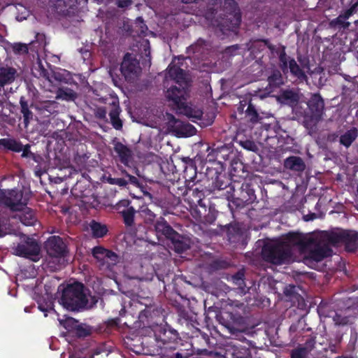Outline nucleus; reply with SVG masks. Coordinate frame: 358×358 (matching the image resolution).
<instances>
[{
  "instance_id": "f257e3e1",
  "label": "nucleus",
  "mask_w": 358,
  "mask_h": 358,
  "mask_svg": "<svg viewBox=\"0 0 358 358\" xmlns=\"http://www.w3.org/2000/svg\"><path fill=\"white\" fill-rule=\"evenodd\" d=\"M166 78H169L178 85L167 87L164 92L166 100L174 108L180 110L185 108L189 87L186 71L172 62L166 69Z\"/></svg>"
},
{
  "instance_id": "f03ea898",
  "label": "nucleus",
  "mask_w": 358,
  "mask_h": 358,
  "mask_svg": "<svg viewBox=\"0 0 358 358\" xmlns=\"http://www.w3.org/2000/svg\"><path fill=\"white\" fill-rule=\"evenodd\" d=\"M307 107L296 108V115L303 118V125L312 130L322 120L324 113V101L319 93L311 94L306 103Z\"/></svg>"
},
{
  "instance_id": "7ed1b4c3",
  "label": "nucleus",
  "mask_w": 358,
  "mask_h": 358,
  "mask_svg": "<svg viewBox=\"0 0 358 358\" xmlns=\"http://www.w3.org/2000/svg\"><path fill=\"white\" fill-rule=\"evenodd\" d=\"M61 303L64 308L71 311H80L88 305L85 287L82 282L68 284L62 290Z\"/></svg>"
},
{
  "instance_id": "20e7f679",
  "label": "nucleus",
  "mask_w": 358,
  "mask_h": 358,
  "mask_svg": "<svg viewBox=\"0 0 358 358\" xmlns=\"http://www.w3.org/2000/svg\"><path fill=\"white\" fill-rule=\"evenodd\" d=\"M224 17H221L218 26L222 30L236 31L241 22V13L234 0H224L223 4Z\"/></svg>"
},
{
  "instance_id": "39448f33",
  "label": "nucleus",
  "mask_w": 358,
  "mask_h": 358,
  "mask_svg": "<svg viewBox=\"0 0 358 358\" xmlns=\"http://www.w3.org/2000/svg\"><path fill=\"white\" fill-rule=\"evenodd\" d=\"M264 259L273 264L280 265L290 262L292 252L287 245L281 241L265 245L262 249Z\"/></svg>"
},
{
  "instance_id": "423d86ee",
  "label": "nucleus",
  "mask_w": 358,
  "mask_h": 358,
  "mask_svg": "<svg viewBox=\"0 0 358 358\" xmlns=\"http://www.w3.org/2000/svg\"><path fill=\"white\" fill-rule=\"evenodd\" d=\"M29 200V195L24 194L22 190L0 189V203H3L13 211L22 210L27 206Z\"/></svg>"
},
{
  "instance_id": "0eeeda50",
  "label": "nucleus",
  "mask_w": 358,
  "mask_h": 358,
  "mask_svg": "<svg viewBox=\"0 0 358 358\" xmlns=\"http://www.w3.org/2000/svg\"><path fill=\"white\" fill-rule=\"evenodd\" d=\"M13 254L18 257L37 262L40 259L41 246L37 241L27 236H23L20 242L13 248Z\"/></svg>"
},
{
  "instance_id": "6e6552de",
  "label": "nucleus",
  "mask_w": 358,
  "mask_h": 358,
  "mask_svg": "<svg viewBox=\"0 0 358 358\" xmlns=\"http://www.w3.org/2000/svg\"><path fill=\"white\" fill-rule=\"evenodd\" d=\"M157 346L162 350H175L180 339L178 331L170 327H157L154 331Z\"/></svg>"
},
{
  "instance_id": "1a4fd4ad",
  "label": "nucleus",
  "mask_w": 358,
  "mask_h": 358,
  "mask_svg": "<svg viewBox=\"0 0 358 358\" xmlns=\"http://www.w3.org/2000/svg\"><path fill=\"white\" fill-rule=\"evenodd\" d=\"M255 199L256 195L252 185L243 182L238 189H236V185L234 186V192L230 194L229 201L236 208H243L252 203Z\"/></svg>"
},
{
  "instance_id": "9d476101",
  "label": "nucleus",
  "mask_w": 358,
  "mask_h": 358,
  "mask_svg": "<svg viewBox=\"0 0 358 358\" xmlns=\"http://www.w3.org/2000/svg\"><path fill=\"white\" fill-rule=\"evenodd\" d=\"M302 252H307L304 256V263L308 266L315 264L323 260L325 257L331 256L332 250L327 245L316 243L313 239V243L308 249Z\"/></svg>"
},
{
  "instance_id": "9b49d317",
  "label": "nucleus",
  "mask_w": 358,
  "mask_h": 358,
  "mask_svg": "<svg viewBox=\"0 0 358 358\" xmlns=\"http://www.w3.org/2000/svg\"><path fill=\"white\" fill-rule=\"evenodd\" d=\"M47 253L52 257L65 258L69 254L67 245L63 238L58 236H52L45 243Z\"/></svg>"
},
{
  "instance_id": "f8f14e48",
  "label": "nucleus",
  "mask_w": 358,
  "mask_h": 358,
  "mask_svg": "<svg viewBox=\"0 0 358 358\" xmlns=\"http://www.w3.org/2000/svg\"><path fill=\"white\" fill-rule=\"evenodd\" d=\"M281 242L285 245H287L291 251L292 252V248L297 246L300 250L304 251L306 249L310 248L313 243V238H307L306 236L298 232H289L282 237Z\"/></svg>"
},
{
  "instance_id": "ddd939ff",
  "label": "nucleus",
  "mask_w": 358,
  "mask_h": 358,
  "mask_svg": "<svg viewBox=\"0 0 358 358\" xmlns=\"http://www.w3.org/2000/svg\"><path fill=\"white\" fill-rule=\"evenodd\" d=\"M141 70L139 62L134 58L130 53H126L121 63L120 71L126 80H129L137 76Z\"/></svg>"
},
{
  "instance_id": "4468645a",
  "label": "nucleus",
  "mask_w": 358,
  "mask_h": 358,
  "mask_svg": "<svg viewBox=\"0 0 358 358\" xmlns=\"http://www.w3.org/2000/svg\"><path fill=\"white\" fill-rule=\"evenodd\" d=\"M216 176L214 180L212 182L211 191L215 192L216 190H226L224 196L228 200L230 199V194L231 192H234V186L236 183L231 184L230 180L225 174H222L218 172H215Z\"/></svg>"
},
{
  "instance_id": "2eb2a0df",
  "label": "nucleus",
  "mask_w": 358,
  "mask_h": 358,
  "mask_svg": "<svg viewBox=\"0 0 358 358\" xmlns=\"http://www.w3.org/2000/svg\"><path fill=\"white\" fill-rule=\"evenodd\" d=\"M103 99L105 103H108L111 106L108 115L113 127L115 129H120L122 127V122L119 117L120 108L117 96H110L108 98H104Z\"/></svg>"
},
{
  "instance_id": "dca6fc26",
  "label": "nucleus",
  "mask_w": 358,
  "mask_h": 358,
  "mask_svg": "<svg viewBox=\"0 0 358 358\" xmlns=\"http://www.w3.org/2000/svg\"><path fill=\"white\" fill-rule=\"evenodd\" d=\"M169 124L174 128L173 130L178 135L189 136L194 134L196 129L189 123H183L177 120L173 115L169 116Z\"/></svg>"
},
{
  "instance_id": "f3484780",
  "label": "nucleus",
  "mask_w": 358,
  "mask_h": 358,
  "mask_svg": "<svg viewBox=\"0 0 358 358\" xmlns=\"http://www.w3.org/2000/svg\"><path fill=\"white\" fill-rule=\"evenodd\" d=\"M155 229L157 236H163L167 240H171L173 236H178V232L175 231L167 221L162 217H160L155 224Z\"/></svg>"
},
{
  "instance_id": "a211bd4d",
  "label": "nucleus",
  "mask_w": 358,
  "mask_h": 358,
  "mask_svg": "<svg viewBox=\"0 0 358 358\" xmlns=\"http://www.w3.org/2000/svg\"><path fill=\"white\" fill-rule=\"evenodd\" d=\"M114 151L117 153L120 162L125 166H129L133 158V152L130 148L120 141L114 143Z\"/></svg>"
},
{
  "instance_id": "6ab92c4d",
  "label": "nucleus",
  "mask_w": 358,
  "mask_h": 358,
  "mask_svg": "<svg viewBox=\"0 0 358 358\" xmlns=\"http://www.w3.org/2000/svg\"><path fill=\"white\" fill-rule=\"evenodd\" d=\"M38 113L43 117H49L57 112L58 103L55 101H43L34 106Z\"/></svg>"
},
{
  "instance_id": "aec40b11",
  "label": "nucleus",
  "mask_w": 358,
  "mask_h": 358,
  "mask_svg": "<svg viewBox=\"0 0 358 358\" xmlns=\"http://www.w3.org/2000/svg\"><path fill=\"white\" fill-rule=\"evenodd\" d=\"M276 99L279 103L293 107L299 103V96L293 90H283L280 91Z\"/></svg>"
},
{
  "instance_id": "412c9836",
  "label": "nucleus",
  "mask_w": 358,
  "mask_h": 358,
  "mask_svg": "<svg viewBox=\"0 0 358 358\" xmlns=\"http://www.w3.org/2000/svg\"><path fill=\"white\" fill-rule=\"evenodd\" d=\"M284 167L294 172L301 173L306 169L303 159L298 156H290L284 160Z\"/></svg>"
},
{
  "instance_id": "4be33fe9",
  "label": "nucleus",
  "mask_w": 358,
  "mask_h": 358,
  "mask_svg": "<svg viewBox=\"0 0 358 358\" xmlns=\"http://www.w3.org/2000/svg\"><path fill=\"white\" fill-rule=\"evenodd\" d=\"M343 244L348 251L353 252L357 248L358 233L352 230H343Z\"/></svg>"
},
{
  "instance_id": "5701e85b",
  "label": "nucleus",
  "mask_w": 358,
  "mask_h": 358,
  "mask_svg": "<svg viewBox=\"0 0 358 358\" xmlns=\"http://www.w3.org/2000/svg\"><path fill=\"white\" fill-rule=\"evenodd\" d=\"M303 67V66H299L294 58L289 59V71L290 74L300 82H303L308 78Z\"/></svg>"
},
{
  "instance_id": "b1692460",
  "label": "nucleus",
  "mask_w": 358,
  "mask_h": 358,
  "mask_svg": "<svg viewBox=\"0 0 358 358\" xmlns=\"http://www.w3.org/2000/svg\"><path fill=\"white\" fill-rule=\"evenodd\" d=\"M245 118H247L252 124L262 123V120H263V117L258 112L257 106L252 102V99H250V102H249V104L245 109Z\"/></svg>"
},
{
  "instance_id": "393cba45",
  "label": "nucleus",
  "mask_w": 358,
  "mask_h": 358,
  "mask_svg": "<svg viewBox=\"0 0 358 358\" xmlns=\"http://www.w3.org/2000/svg\"><path fill=\"white\" fill-rule=\"evenodd\" d=\"M224 228L230 243H237L243 236L242 229L238 224H226Z\"/></svg>"
},
{
  "instance_id": "a878e982",
  "label": "nucleus",
  "mask_w": 358,
  "mask_h": 358,
  "mask_svg": "<svg viewBox=\"0 0 358 358\" xmlns=\"http://www.w3.org/2000/svg\"><path fill=\"white\" fill-rule=\"evenodd\" d=\"M0 148L14 152H20L22 150V143L15 138H4L0 139Z\"/></svg>"
},
{
  "instance_id": "bb28decb",
  "label": "nucleus",
  "mask_w": 358,
  "mask_h": 358,
  "mask_svg": "<svg viewBox=\"0 0 358 358\" xmlns=\"http://www.w3.org/2000/svg\"><path fill=\"white\" fill-rule=\"evenodd\" d=\"M24 210L19 215V218L22 224L25 226H35L38 222L36 213L30 208H24Z\"/></svg>"
},
{
  "instance_id": "cd10ccee",
  "label": "nucleus",
  "mask_w": 358,
  "mask_h": 358,
  "mask_svg": "<svg viewBox=\"0 0 358 358\" xmlns=\"http://www.w3.org/2000/svg\"><path fill=\"white\" fill-rule=\"evenodd\" d=\"M268 84L270 88L275 89L280 87L284 84V78L281 71L278 69H273L267 78Z\"/></svg>"
},
{
  "instance_id": "c85d7f7f",
  "label": "nucleus",
  "mask_w": 358,
  "mask_h": 358,
  "mask_svg": "<svg viewBox=\"0 0 358 358\" xmlns=\"http://www.w3.org/2000/svg\"><path fill=\"white\" fill-rule=\"evenodd\" d=\"M358 137V129L352 127L340 136L339 143L348 148Z\"/></svg>"
},
{
  "instance_id": "c756f323",
  "label": "nucleus",
  "mask_w": 358,
  "mask_h": 358,
  "mask_svg": "<svg viewBox=\"0 0 358 358\" xmlns=\"http://www.w3.org/2000/svg\"><path fill=\"white\" fill-rule=\"evenodd\" d=\"M123 219V222L127 228H131L134 226V219L136 210L134 207L131 206L127 208H123L119 211Z\"/></svg>"
},
{
  "instance_id": "7c9ffc66",
  "label": "nucleus",
  "mask_w": 358,
  "mask_h": 358,
  "mask_svg": "<svg viewBox=\"0 0 358 358\" xmlns=\"http://www.w3.org/2000/svg\"><path fill=\"white\" fill-rule=\"evenodd\" d=\"M266 47L271 51L274 50V46L269 43L268 39H259L252 43L250 50L252 54L256 55L264 51ZM255 57H257V55Z\"/></svg>"
},
{
  "instance_id": "2f4dec72",
  "label": "nucleus",
  "mask_w": 358,
  "mask_h": 358,
  "mask_svg": "<svg viewBox=\"0 0 358 358\" xmlns=\"http://www.w3.org/2000/svg\"><path fill=\"white\" fill-rule=\"evenodd\" d=\"M232 282L237 285L239 293L245 294L249 291V287L245 285V273L243 270L237 271L231 277Z\"/></svg>"
},
{
  "instance_id": "473e14b6",
  "label": "nucleus",
  "mask_w": 358,
  "mask_h": 358,
  "mask_svg": "<svg viewBox=\"0 0 358 358\" xmlns=\"http://www.w3.org/2000/svg\"><path fill=\"white\" fill-rule=\"evenodd\" d=\"M178 237L173 236L170 240L173 244L174 250L177 253H182L189 249V245L184 237L178 233Z\"/></svg>"
},
{
  "instance_id": "72a5a7b5",
  "label": "nucleus",
  "mask_w": 358,
  "mask_h": 358,
  "mask_svg": "<svg viewBox=\"0 0 358 358\" xmlns=\"http://www.w3.org/2000/svg\"><path fill=\"white\" fill-rule=\"evenodd\" d=\"M90 229L94 238H102L108 233V228L106 224H102L92 220L90 223Z\"/></svg>"
},
{
  "instance_id": "f704fd0d",
  "label": "nucleus",
  "mask_w": 358,
  "mask_h": 358,
  "mask_svg": "<svg viewBox=\"0 0 358 358\" xmlns=\"http://www.w3.org/2000/svg\"><path fill=\"white\" fill-rule=\"evenodd\" d=\"M21 113L23 117V122L25 127H27L29 121L33 118V113L29 110L27 101L22 96L20 100Z\"/></svg>"
},
{
  "instance_id": "c9c22d12",
  "label": "nucleus",
  "mask_w": 358,
  "mask_h": 358,
  "mask_svg": "<svg viewBox=\"0 0 358 358\" xmlns=\"http://www.w3.org/2000/svg\"><path fill=\"white\" fill-rule=\"evenodd\" d=\"M77 93L69 88V87H61L59 88L57 92V98L67 101H74L77 98Z\"/></svg>"
},
{
  "instance_id": "e433bc0d",
  "label": "nucleus",
  "mask_w": 358,
  "mask_h": 358,
  "mask_svg": "<svg viewBox=\"0 0 358 358\" xmlns=\"http://www.w3.org/2000/svg\"><path fill=\"white\" fill-rule=\"evenodd\" d=\"M182 160L185 164L184 168L185 177H188L189 180L193 179L196 174V167L194 161L189 157L183 158Z\"/></svg>"
},
{
  "instance_id": "4c0bfd02",
  "label": "nucleus",
  "mask_w": 358,
  "mask_h": 358,
  "mask_svg": "<svg viewBox=\"0 0 358 358\" xmlns=\"http://www.w3.org/2000/svg\"><path fill=\"white\" fill-rule=\"evenodd\" d=\"M331 27L338 29L339 31H345L348 29L350 23L347 21L341 15H338L336 18L332 20L330 22Z\"/></svg>"
},
{
  "instance_id": "58836bf2",
  "label": "nucleus",
  "mask_w": 358,
  "mask_h": 358,
  "mask_svg": "<svg viewBox=\"0 0 358 358\" xmlns=\"http://www.w3.org/2000/svg\"><path fill=\"white\" fill-rule=\"evenodd\" d=\"M327 241L332 245L343 243V230L338 231H331L326 236Z\"/></svg>"
},
{
  "instance_id": "ea45409f",
  "label": "nucleus",
  "mask_w": 358,
  "mask_h": 358,
  "mask_svg": "<svg viewBox=\"0 0 358 358\" xmlns=\"http://www.w3.org/2000/svg\"><path fill=\"white\" fill-rule=\"evenodd\" d=\"M292 59L288 57L285 51L282 50L279 55V66L282 71L286 74L289 71V59Z\"/></svg>"
},
{
  "instance_id": "a19ab883",
  "label": "nucleus",
  "mask_w": 358,
  "mask_h": 358,
  "mask_svg": "<svg viewBox=\"0 0 358 358\" xmlns=\"http://www.w3.org/2000/svg\"><path fill=\"white\" fill-rule=\"evenodd\" d=\"M108 249L102 246H96L92 250V256L98 261L105 264V254Z\"/></svg>"
},
{
  "instance_id": "79ce46f5",
  "label": "nucleus",
  "mask_w": 358,
  "mask_h": 358,
  "mask_svg": "<svg viewBox=\"0 0 358 358\" xmlns=\"http://www.w3.org/2000/svg\"><path fill=\"white\" fill-rule=\"evenodd\" d=\"M73 333L78 338H85L90 335L91 329L85 324L78 323Z\"/></svg>"
},
{
  "instance_id": "37998d69",
  "label": "nucleus",
  "mask_w": 358,
  "mask_h": 358,
  "mask_svg": "<svg viewBox=\"0 0 358 358\" xmlns=\"http://www.w3.org/2000/svg\"><path fill=\"white\" fill-rule=\"evenodd\" d=\"M191 191L193 201L197 203L200 206H204L203 203V199L204 198V192L203 189H199L198 187H195Z\"/></svg>"
},
{
  "instance_id": "c03bdc74",
  "label": "nucleus",
  "mask_w": 358,
  "mask_h": 358,
  "mask_svg": "<svg viewBox=\"0 0 358 358\" xmlns=\"http://www.w3.org/2000/svg\"><path fill=\"white\" fill-rule=\"evenodd\" d=\"M60 323L68 331H72L73 333L78 324V321L73 317H68L61 321Z\"/></svg>"
},
{
  "instance_id": "a18cd8bd",
  "label": "nucleus",
  "mask_w": 358,
  "mask_h": 358,
  "mask_svg": "<svg viewBox=\"0 0 358 358\" xmlns=\"http://www.w3.org/2000/svg\"><path fill=\"white\" fill-rule=\"evenodd\" d=\"M119 256L114 252L110 250H107L105 254V263L109 266L115 265L119 262Z\"/></svg>"
},
{
  "instance_id": "49530a36",
  "label": "nucleus",
  "mask_w": 358,
  "mask_h": 358,
  "mask_svg": "<svg viewBox=\"0 0 358 358\" xmlns=\"http://www.w3.org/2000/svg\"><path fill=\"white\" fill-rule=\"evenodd\" d=\"M239 145L243 148L244 149L252 151L254 152H257L259 151V148L257 145V144L252 140H245V141H240L238 142Z\"/></svg>"
},
{
  "instance_id": "de8ad7c7",
  "label": "nucleus",
  "mask_w": 358,
  "mask_h": 358,
  "mask_svg": "<svg viewBox=\"0 0 358 358\" xmlns=\"http://www.w3.org/2000/svg\"><path fill=\"white\" fill-rule=\"evenodd\" d=\"M12 50L15 54H27L28 52V47L25 43H15L11 45Z\"/></svg>"
},
{
  "instance_id": "09e8293b",
  "label": "nucleus",
  "mask_w": 358,
  "mask_h": 358,
  "mask_svg": "<svg viewBox=\"0 0 358 358\" xmlns=\"http://www.w3.org/2000/svg\"><path fill=\"white\" fill-rule=\"evenodd\" d=\"M52 3L57 9L71 7V4L74 2V0H50Z\"/></svg>"
},
{
  "instance_id": "8fccbe9b",
  "label": "nucleus",
  "mask_w": 358,
  "mask_h": 358,
  "mask_svg": "<svg viewBox=\"0 0 358 358\" xmlns=\"http://www.w3.org/2000/svg\"><path fill=\"white\" fill-rule=\"evenodd\" d=\"M308 355L307 350L300 346L292 350L291 358H306Z\"/></svg>"
},
{
  "instance_id": "3c124183",
  "label": "nucleus",
  "mask_w": 358,
  "mask_h": 358,
  "mask_svg": "<svg viewBox=\"0 0 358 358\" xmlns=\"http://www.w3.org/2000/svg\"><path fill=\"white\" fill-rule=\"evenodd\" d=\"M108 181L110 185H116L120 187H126L128 184V181L122 178H108Z\"/></svg>"
},
{
  "instance_id": "603ef678",
  "label": "nucleus",
  "mask_w": 358,
  "mask_h": 358,
  "mask_svg": "<svg viewBox=\"0 0 358 358\" xmlns=\"http://www.w3.org/2000/svg\"><path fill=\"white\" fill-rule=\"evenodd\" d=\"M315 337H310L306 341L304 345L301 347L306 350L307 352L309 353L315 348Z\"/></svg>"
},
{
  "instance_id": "864d4df0",
  "label": "nucleus",
  "mask_w": 358,
  "mask_h": 358,
  "mask_svg": "<svg viewBox=\"0 0 358 358\" xmlns=\"http://www.w3.org/2000/svg\"><path fill=\"white\" fill-rule=\"evenodd\" d=\"M249 102H250V99L248 100L247 99H245L243 100H241L239 104L237 106V112L239 114L245 113V109L248 107Z\"/></svg>"
},
{
  "instance_id": "5fc2aeb1",
  "label": "nucleus",
  "mask_w": 358,
  "mask_h": 358,
  "mask_svg": "<svg viewBox=\"0 0 358 358\" xmlns=\"http://www.w3.org/2000/svg\"><path fill=\"white\" fill-rule=\"evenodd\" d=\"M216 220V213L213 211H209L207 215L204 216L205 224H212Z\"/></svg>"
},
{
  "instance_id": "6e6d98bb",
  "label": "nucleus",
  "mask_w": 358,
  "mask_h": 358,
  "mask_svg": "<svg viewBox=\"0 0 358 358\" xmlns=\"http://www.w3.org/2000/svg\"><path fill=\"white\" fill-rule=\"evenodd\" d=\"M151 307H146L144 310H141L139 313V319L143 320L144 318H149L151 317Z\"/></svg>"
},
{
  "instance_id": "4d7b16f0",
  "label": "nucleus",
  "mask_w": 358,
  "mask_h": 358,
  "mask_svg": "<svg viewBox=\"0 0 358 358\" xmlns=\"http://www.w3.org/2000/svg\"><path fill=\"white\" fill-rule=\"evenodd\" d=\"M358 6H355V3H354L352 6L347 9L343 14H341V15L348 20L355 11L356 8Z\"/></svg>"
},
{
  "instance_id": "13d9d810",
  "label": "nucleus",
  "mask_w": 358,
  "mask_h": 358,
  "mask_svg": "<svg viewBox=\"0 0 358 358\" xmlns=\"http://www.w3.org/2000/svg\"><path fill=\"white\" fill-rule=\"evenodd\" d=\"M21 152H22L21 156H22V157H24V158L31 157V155H32V153H33L30 150V145H29V144H27L25 145H22V150Z\"/></svg>"
},
{
  "instance_id": "bf43d9fd",
  "label": "nucleus",
  "mask_w": 358,
  "mask_h": 358,
  "mask_svg": "<svg viewBox=\"0 0 358 358\" xmlns=\"http://www.w3.org/2000/svg\"><path fill=\"white\" fill-rule=\"evenodd\" d=\"M232 169L234 171V175L239 176V171H243L244 169L243 164L242 163L235 162L232 164Z\"/></svg>"
},
{
  "instance_id": "052dcab7",
  "label": "nucleus",
  "mask_w": 358,
  "mask_h": 358,
  "mask_svg": "<svg viewBox=\"0 0 358 358\" xmlns=\"http://www.w3.org/2000/svg\"><path fill=\"white\" fill-rule=\"evenodd\" d=\"M131 204V201L128 199H123V200H121L117 204V209L120 210H121L122 208H129L131 207V206H130Z\"/></svg>"
},
{
  "instance_id": "680f3d73",
  "label": "nucleus",
  "mask_w": 358,
  "mask_h": 358,
  "mask_svg": "<svg viewBox=\"0 0 358 358\" xmlns=\"http://www.w3.org/2000/svg\"><path fill=\"white\" fill-rule=\"evenodd\" d=\"M124 173L126 174V176L128 178V183H131L134 185H136V186H138L139 185V181L138 180V178L134 176H131L129 173H127L125 171H124Z\"/></svg>"
},
{
  "instance_id": "e2e57ef3",
  "label": "nucleus",
  "mask_w": 358,
  "mask_h": 358,
  "mask_svg": "<svg viewBox=\"0 0 358 358\" xmlns=\"http://www.w3.org/2000/svg\"><path fill=\"white\" fill-rule=\"evenodd\" d=\"M131 0H118L117 2V5L119 8H127L131 4Z\"/></svg>"
},
{
  "instance_id": "0e129e2a",
  "label": "nucleus",
  "mask_w": 358,
  "mask_h": 358,
  "mask_svg": "<svg viewBox=\"0 0 358 358\" xmlns=\"http://www.w3.org/2000/svg\"><path fill=\"white\" fill-rule=\"evenodd\" d=\"M38 67L40 68V76L43 77L45 78H48L49 76V72L47 69H45L42 65L41 62H38Z\"/></svg>"
},
{
  "instance_id": "69168bd1",
  "label": "nucleus",
  "mask_w": 358,
  "mask_h": 358,
  "mask_svg": "<svg viewBox=\"0 0 358 358\" xmlns=\"http://www.w3.org/2000/svg\"><path fill=\"white\" fill-rule=\"evenodd\" d=\"M225 264H226L225 262L215 260L213 262V267L216 269H220V268H224Z\"/></svg>"
},
{
  "instance_id": "338daca9",
  "label": "nucleus",
  "mask_w": 358,
  "mask_h": 358,
  "mask_svg": "<svg viewBox=\"0 0 358 358\" xmlns=\"http://www.w3.org/2000/svg\"><path fill=\"white\" fill-rule=\"evenodd\" d=\"M106 110L104 108H99L97 109V117L100 119H104L106 117Z\"/></svg>"
},
{
  "instance_id": "774afa93",
  "label": "nucleus",
  "mask_w": 358,
  "mask_h": 358,
  "mask_svg": "<svg viewBox=\"0 0 358 358\" xmlns=\"http://www.w3.org/2000/svg\"><path fill=\"white\" fill-rule=\"evenodd\" d=\"M38 309L45 313V316H47V312H48L50 310H52V307L50 306H44L43 304L39 303L38 304Z\"/></svg>"
}]
</instances>
